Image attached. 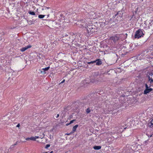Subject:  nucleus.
I'll return each mask as SVG.
<instances>
[{"label": "nucleus", "instance_id": "obj_13", "mask_svg": "<svg viewBox=\"0 0 153 153\" xmlns=\"http://www.w3.org/2000/svg\"><path fill=\"white\" fill-rule=\"evenodd\" d=\"M119 130L118 131H117V132L118 133H122L124 131V129L126 128H124L123 127H122L121 126H119Z\"/></svg>", "mask_w": 153, "mask_h": 153}, {"label": "nucleus", "instance_id": "obj_10", "mask_svg": "<svg viewBox=\"0 0 153 153\" xmlns=\"http://www.w3.org/2000/svg\"><path fill=\"white\" fill-rule=\"evenodd\" d=\"M12 114L11 116L12 117H19V114L17 113V112L16 113L15 111H12L10 113V114Z\"/></svg>", "mask_w": 153, "mask_h": 153}, {"label": "nucleus", "instance_id": "obj_23", "mask_svg": "<svg viewBox=\"0 0 153 153\" xmlns=\"http://www.w3.org/2000/svg\"><path fill=\"white\" fill-rule=\"evenodd\" d=\"M49 68H50V67L49 66V67H47L46 68H43V69H42V70H44L45 71H48L49 69Z\"/></svg>", "mask_w": 153, "mask_h": 153}, {"label": "nucleus", "instance_id": "obj_34", "mask_svg": "<svg viewBox=\"0 0 153 153\" xmlns=\"http://www.w3.org/2000/svg\"><path fill=\"white\" fill-rule=\"evenodd\" d=\"M41 73L43 74H45V71L44 70L41 71Z\"/></svg>", "mask_w": 153, "mask_h": 153}, {"label": "nucleus", "instance_id": "obj_47", "mask_svg": "<svg viewBox=\"0 0 153 153\" xmlns=\"http://www.w3.org/2000/svg\"><path fill=\"white\" fill-rule=\"evenodd\" d=\"M53 152V151H51L50 153H52Z\"/></svg>", "mask_w": 153, "mask_h": 153}, {"label": "nucleus", "instance_id": "obj_42", "mask_svg": "<svg viewBox=\"0 0 153 153\" xmlns=\"http://www.w3.org/2000/svg\"><path fill=\"white\" fill-rule=\"evenodd\" d=\"M59 116V114H57V115H56V118H58Z\"/></svg>", "mask_w": 153, "mask_h": 153}, {"label": "nucleus", "instance_id": "obj_29", "mask_svg": "<svg viewBox=\"0 0 153 153\" xmlns=\"http://www.w3.org/2000/svg\"><path fill=\"white\" fill-rule=\"evenodd\" d=\"M99 75V73L98 72H96V73H94V76H97V75Z\"/></svg>", "mask_w": 153, "mask_h": 153}, {"label": "nucleus", "instance_id": "obj_17", "mask_svg": "<svg viewBox=\"0 0 153 153\" xmlns=\"http://www.w3.org/2000/svg\"><path fill=\"white\" fill-rule=\"evenodd\" d=\"M149 125L150 128H153V119L149 123Z\"/></svg>", "mask_w": 153, "mask_h": 153}, {"label": "nucleus", "instance_id": "obj_6", "mask_svg": "<svg viewBox=\"0 0 153 153\" xmlns=\"http://www.w3.org/2000/svg\"><path fill=\"white\" fill-rule=\"evenodd\" d=\"M102 79L101 77H100L97 79L94 78V79H92L91 80V82L94 83H97L98 82H102Z\"/></svg>", "mask_w": 153, "mask_h": 153}, {"label": "nucleus", "instance_id": "obj_41", "mask_svg": "<svg viewBox=\"0 0 153 153\" xmlns=\"http://www.w3.org/2000/svg\"><path fill=\"white\" fill-rule=\"evenodd\" d=\"M13 147H14V145H12V146H11L10 148L11 149H12V148H13Z\"/></svg>", "mask_w": 153, "mask_h": 153}, {"label": "nucleus", "instance_id": "obj_30", "mask_svg": "<svg viewBox=\"0 0 153 153\" xmlns=\"http://www.w3.org/2000/svg\"><path fill=\"white\" fill-rule=\"evenodd\" d=\"M50 144H47L46 145L45 148L46 149H47L48 148L50 147Z\"/></svg>", "mask_w": 153, "mask_h": 153}, {"label": "nucleus", "instance_id": "obj_35", "mask_svg": "<svg viewBox=\"0 0 153 153\" xmlns=\"http://www.w3.org/2000/svg\"><path fill=\"white\" fill-rule=\"evenodd\" d=\"M26 140H31V137L30 138H27L26 139Z\"/></svg>", "mask_w": 153, "mask_h": 153}, {"label": "nucleus", "instance_id": "obj_24", "mask_svg": "<svg viewBox=\"0 0 153 153\" xmlns=\"http://www.w3.org/2000/svg\"><path fill=\"white\" fill-rule=\"evenodd\" d=\"M86 111L87 114H88L90 113L91 111L90 110L89 108H87L86 110Z\"/></svg>", "mask_w": 153, "mask_h": 153}, {"label": "nucleus", "instance_id": "obj_48", "mask_svg": "<svg viewBox=\"0 0 153 153\" xmlns=\"http://www.w3.org/2000/svg\"><path fill=\"white\" fill-rule=\"evenodd\" d=\"M70 134H71L70 133V134H68L67 135H69Z\"/></svg>", "mask_w": 153, "mask_h": 153}, {"label": "nucleus", "instance_id": "obj_21", "mask_svg": "<svg viewBox=\"0 0 153 153\" xmlns=\"http://www.w3.org/2000/svg\"><path fill=\"white\" fill-rule=\"evenodd\" d=\"M119 127H116L115 128V133H118L117 132V131H118L119 129Z\"/></svg>", "mask_w": 153, "mask_h": 153}, {"label": "nucleus", "instance_id": "obj_5", "mask_svg": "<svg viewBox=\"0 0 153 153\" xmlns=\"http://www.w3.org/2000/svg\"><path fill=\"white\" fill-rule=\"evenodd\" d=\"M143 35V31L140 29H139L136 32L135 38L138 39Z\"/></svg>", "mask_w": 153, "mask_h": 153}, {"label": "nucleus", "instance_id": "obj_36", "mask_svg": "<svg viewBox=\"0 0 153 153\" xmlns=\"http://www.w3.org/2000/svg\"><path fill=\"white\" fill-rule=\"evenodd\" d=\"M9 114H8L6 115L5 117H4L5 118H6L7 117L8 118L9 117Z\"/></svg>", "mask_w": 153, "mask_h": 153}, {"label": "nucleus", "instance_id": "obj_25", "mask_svg": "<svg viewBox=\"0 0 153 153\" xmlns=\"http://www.w3.org/2000/svg\"><path fill=\"white\" fill-rule=\"evenodd\" d=\"M40 134H41V137H40V138H43L44 137V134L43 133H40Z\"/></svg>", "mask_w": 153, "mask_h": 153}, {"label": "nucleus", "instance_id": "obj_44", "mask_svg": "<svg viewBox=\"0 0 153 153\" xmlns=\"http://www.w3.org/2000/svg\"><path fill=\"white\" fill-rule=\"evenodd\" d=\"M108 111H109L108 112H106L108 114L109 113H110V111L109 110H108Z\"/></svg>", "mask_w": 153, "mask_h": 153}, {"label": "nucleus", "instance_id": "obj_40", "mask_svg": "<svg viewBox=\"0 0 153 153\" xmlns=\"http://www.w3.org/2000/svg\"><path fill=\"white\" fill-rule=\"evenodd\" d=\"M20 126V124L19 123L16 126V127H19Z\"/></svg>", "mask_w": 153, "mask_h": 153}, {"label": "nucleus", "instance_id": "obj_15", "mask_svg": "<svg viewBox=\"0 0 153 153\" xmlns=\"http://www.w3.org/2000/svg\"><path fill=\"white\" fill-rule=\"evenodd\" d=\"M123 13H122V12L121 11H119L115 15V16H116L118 15V16H120L122 17L123 16Z\"/></svg>", "mask_w": 153, "mask_h": 153}, {"label": "nucleus", "instance_id": "obj_18", "mask_svg": "<svg viewBox=\"0 0 153 153\" xmlns=\"http://www.w3.org/2000/svg\"><path fill=\"white\" fill-rule=\"evenodd\" d=\"M101 146H95L93 147V148L95 150H99L101 149Z\"/></svg>", "mask_w": 153, "mask_h": 153}, {"label": "nucleus", "instance_id": "obj_1", "mask_svg": "<svg viewBox=\"0 0 153 153\" xmlns=\"http://www.w3.org/2000/svg\"><path fill=\"white\" fill-rule=\"evenodd\" d=\"M98 28L92 23H88L87 27L84 29L86 31L88 35H90L93 33L96 32Z\"/></svg>", "mask_w": 153, "mask_h": 153}, {"label": "nucleus", "instance_id": "obj_50", "mask_svg": "<svg viewBox=\"0 0 153 153\" xmlns=\"http://www.w3.org/2000/svg\"><path fill=\"white\" fill-rule=\"evenodd\" d=\"M48 153L47 152H45V153Z\"/></svg>", "mask_w": 153, "mask_h": 153}, {"label": "nucleus", "instance_id": "obj_33", "mask_svg": "<svg viewBox=\"0 0 153 153\" xmlns=\"http://www.w3.org/2000/svg\"><path fill=\"white\" fill-rule=\"evenodd\" d=\"M146 89H148L149 88L148 85L146 84H145Z\"/></svg>", "mask_w": 153, "mask_h": 153}, {"label": "nucleus", "instance_id": "obj_8", "mask_svg": "<svg viewBox=\"0 0 153 153\" xmlns=\"http://www.w3.org/2000/svg\"><path fill=\"white\" fill-rule=\"evenodd\" d=\"M149 78V81L150 83L153 82V74L152 73H149L148 76Z\"/></svg>", "mask_w": 153, "mask_h": 153}, {"label": "nucleus", "instance_id": "obj_38", "mask_svg": "<svg viewBox=\"0 0 153 153\" xmlns=\"http://www.w3.org/2000/svg\"><path fill=\"white\" fill-rule=\"evenodd\" d=\"M65 81V79H63L60 83V84H61V83H63Z\"/></svg>", "mask_w": 153, "mask_h": 153}, {"label": "nucleus", "instance_id": "obj_3", "mask_svg": "<svg viewBox=\"0 0 153 153\" xmlns=\"http://www.w3.org/2000/svg\"><path fill=\"white\" fill-rule=\"evenodd\" d=\"M59 23H57L54 21L50 22L49 27L51 29H55L59 28L60 27Z\"/></svg>", "mask_w": 153, "mask_h": 153}, {"label": "nucleus", "instance_id": "obj_12", "mask_svg": "<svg viewBox=\"0 0 153 153\" xmlns=\"http://www.w3.org/2000/svg\"><path fill=\"white\" fill-rule=\"evenodd\" d=\"M152 89L150 88L148 89H145L144 91V94H146L152 91Z\"/></svg>", "mask_w": 153, "mask_h": 153}, {"label": "nucleus", "instance_id": "obj_20", "mask_svg": "<svg viewBox=\"0 0 153 153\" xmlns=\"http://www.w3.org/2000/svg\"><path fill=\"white\" fill-rule=\"evenodd\" d=\"M28 13L30 15H35V13L34 12L32 11H29Z\"/></svg>", "mask_w": 153, "mask_h": 153}, {"label": "nucleus", "instance_id": "obj_27", "mask_svg": "<svg viewBox=\"0 0 153 153\" xmlns=\"http://www.w3.org/2000/svg\"><path fill=\"white\" fill-rule=\"evenodd\" d=\"M149 27L150 28L152 29V30H153V24L150 25L149 26Z\"/></svg>", "mask_w": 153, "mask_h": 153}, {"label": "nucleus", "instance_id": "obj_16", "mask_svg": "<svg viewBox=\"0 0 153 153\" xmlns=\"http://www.w3.org/2000/svg\"><path fill=\"white\" fill-rule=\"evenodd\" d=\"M95 63L97 65H100L102 64V62L100 59H98L96 60Z\"/></svg>", "mask_w": 153, "mask_h": 153}, {"label": "nucleus", "instance_id": "obj_14", "mask_svg": "<svg viewBox=\"0 0 153 153\" xmlns=\"http://www.w3.org/2000/svg\"><path fill=\"white\" fill-rule=\"evenodd\" d=\"M78 125H76L74 126L72 129V131L70 133V134L73 133L75 132L76 131V129L78 127Z\"/></svg>", "mask_w": 153, "mask_h": 153}, {"label": "nucleus", "instance_id": "obj_46", "mask_svg": "<svg viewBox=\"0 0 153 153\" xmlns=\"http://www.w3.org/2000/svg\"><path fill=\"white\" fill-rule=\"evenodd\" d=\"M13 145H14V146H16V144H13Z\"/></svg>", "mask_w": 153, "mask_h": 153}, {"label": "nucleus", "instance_id": "obj_39", "mask_svg": "<svg viewBox=\"0 0 153 153\" xmlns=\"http://www.w3.org/2000/svg\"><path fill=\"white\" fill-rule=\"evenodd\" d=\"M35 138V140H36V139H37V138H39V137L38 136H35L34 137Z\"/></svg>", "mask_w": 153, "mask_h": 153}, {"label": "nucleus", "instance_id": "obj_43", "mask_svg": "<svg viewBox=\"0 0 153 153\" xmlns=\"http://www.w3.org/2000/svg\"><path fill=\"white\" fill-rule=\"evenodd\" d=\"M70 124H69V123H67L66 124V126H68V125H69Z\"/></svg>", "mask_w": 153, "mask_h": 153}, {"label": "nucleus", "instance_id": "obj_37", "mask_svg": "<svg viewBox=\"0 0 153 153\" xmlns=\"http://www.w3.org/2000/svg\"><path fill=\"white\" fill-rule=\"evenodd\" d=\"M50 8L49 7H45L43 9V10H46V9H49Z\"/></svg>", "mask_w": 153, "mask_h": 153}, {"label": "nucleus", "instance_id": "obj_9", "mask_svg": "<svg viewBox=\"0 0 153 153\" xmlns=\"http://www.w3.org/2000/svg\"><path fill=\"white\" fill-rule=\"evenodd\" d=\"M119 36L116 35L114 36L111 37L110 39L111 40H112L114 42H115L119 39Z\"/></svg>", "mask_w": 153, "mask_h": 153}, {"label": "nucleus", "instance_id": "obj_28", "mask_svg": "<svg viewBox=\"0 0 153 153\" xmlns=\"http://www.w3.org/2000/svg\"><path fill=\"white\" fill-rule=\"evenodd\" d=\"M134 147H137V148H138V149L139 150L140 149V145H138V146H134Z\"/></svg>", "mask_w": 153, "mask_h": 153}, {"label": "nucleus", "instance_id": "obj_22", "mask_svg": "<svg viewBox=\"0 0 153 153\" xmlns=\"http://www.w3.org/2000/svg\"><path fill=\"white\" fill-rule=\"evenodd\" d=\"M45 16L44 15H39L38 17L40 19H42Z\"/></svg>", "mask_w": 153, "mask_h": 153}, {"label": "nucleus", "instance_id": "obj_2", "mask_svg": "<svg viewBox=\"0 0 153 153\" xmlns=\"http://www.w3.org/2000/svg\"><path fill=\"white\" fill-rule=\"evenodd\" d=\"M76 24L80 28H82L84 29H85V27H87L88 23L86 20L84 19L78 21Z\"/></svg>", "mask_w": 153, "mask_h": 153}, {"label": "nucleus", "instance_id": "obj_32", "mask_svg": "<svg viewBox=\"0 0 153 153\" xmlns=\"http://www.w3.org/2000/svg\"><path fill=\"white\" fill-rule=\"evenodd\" d=\"M75 120H72L69 123V124H71L72 123H73L75 121Z\"/></svg>", "mask_w": 153, "mask_h": 153}, {"label": "nucleus", "instance_id": "obj_26", "mask_svg": "<svg viewBox=\"0 0 153 153\" xmlns=\"http://www.w3.org/2000/svg\"><path fill=\"white\" fill-rule=\"evenodd\" d=\"M96 61H93L90 62H87V63L88 64H92L95 63Z\"/></svg>", "mask_w": 153, "mask_h": 153}, {"label": "nucleus", "instance_id": "obj_11", "mask_svg": "<svg viewBox=\"0 0 153 153\" xmlns=\"http://www.w3.org/2000/svg\"><path fill=\"white\" fill-rule=\"evenodd\" d=\"M31 46L30 45H27L24 47H23L21 49L20 51L22 52H24L29 48H30Z\"/></svg>", "mask_w": 153, "mask_h": 153}, {"label": "nucleus", "instance_id": "obj_7", "mask_svg": "<svg viewBox=\"0 0 153 153\" xmlns=\"http://www.w3.org/2000/svg\"><path fill=\"white\" fill-rule=\"evenodd\" d=\"M88 17L90 19H95L96 15L95 13L93 11H91L88 14Z\"/></svg>", "mask_w": 153, "mask_h": 153}, {"label": "nucleus", "instance_id": "obj_19", "mask_svg": "<svg viewBox=\"0 0 153 153\" xmlns=\"http://www.w3.org/2000/svg\"><path fill=\"white\" fill-rule=\"evenodd\" d=\"M8 149H5L4 150L1 151V153H8Z\"/></svg>", "mask_w": 153, "mask_h": 153}, {"label": "nucleus", "instance_id": "obj_4", "mask_svg": "<svg viewBox=\"0 0 153 153\" xmlns=\"http://www.w3.org/2000/svg\"><path fill=\"white\" fill-rule=\"evenodd\" d=\"M65 36H69V38L68 40V41H69L71 42H73L74 41H75L76 42H77V41H78L77 39H76V34H74L73 33L71 34H69V36L68 35H65Z\"/></svg>", "mask_w": 153, "mask_h": 153}, {"label": "nucleus", "instance_id": "obj_49", "mask_svg": "<svg viewBox=\"0 0 153 153\" xmlns=\"http://www.w3.org/2000/svg\"><path fill=\"white\" fill-rule=\"evenodd\" d=\"M79 38H80V39H81V37H80V36H79Z\"/></svg>", "mask_w": 153, "mask_h": 153}, {"label": "nucleus", "instance_id": "obj_31", "mask_svg": "<svg viewBox=\"0 0 153 153\" xmlns=\"http://www.w3.org/2000/svg\"><path fill=\"white\" fill-rule=\"evenodd\" d=\"M31 140H34V141L36 140L34 137H31Z\"/></svg>", "mask_w": 153, "mask_h": 153}, {"label": "nucleus", "instance_id": "obj_45", "mask_svg": "<svg viewBox=\"0 0 153 153\" xmlns=\"http://www.w3.org/2000/svg\"><path fill=\"white\" fill-rule=\"evenodd\" d=\"M17 142H17H17H16V143H15V144H16V145L17 144Z\"/></svg>", "mask_w": 153, "mask_h": 153}]
</instances>
